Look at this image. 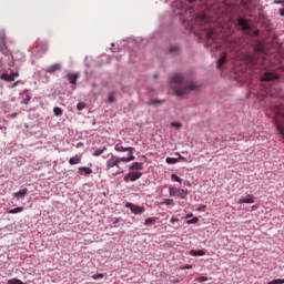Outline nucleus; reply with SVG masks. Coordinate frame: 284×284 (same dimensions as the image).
<instances>
[{
  "mask_svg": "<svg viewBox=\"0 0 284 284\" xmlns=\"http://www.w3.org/2000/svg\"><path fill=\"white\" fill-rule=\"evenodd\" d=\"M243 203H254V196L247 195L246 197L240 199L239 204L243 205Z\"/></svg>",
  "mask_w": 284,
  "mask_h": 284,
  "instance_id": "obj_19",
  "label": "nucleus"
},
{
  "mask_svg": "<svg viewBox=\"0 0 284 284\" xmlns=\"http://www.w3.org/2000/svg\"><path fill=\"white\" fill-rule=\"evenodd\" d=\"M19 212H23V206L11 209L8 211V214H19Z\"/></svg>",
  "mask_w": 284,
  "mask_h": 284,
  "instance_id": "obj_26",
  "label": "nucleus"
},
{
  "mask_svg": "<svg viewBox=\"0 0 284 284\" xmlns=\"http://www.w3.org/2000/svg\"><path fill=\"white\" fill-rule=\"evenodd\" d=\"M237 26L242 28L243 32H250V30H252V28L250 27V22H247L245 18H239Z\"/></svg>",
  "mask_w": 284,
  "mask_h": 284,
  "instance_id": "obj_10",
  "label": "nucleus"
},
{
  "mask_svg": "<svg viewBox=\"0 0 284 284\" xmlns=\"http://www.w3.org/2000/svg\"><path fill=\"white\" fill-rule=\"evenodd\" d=\"M108 102H109V103H114V93H110V94H109Z\"/></svg>",
  "mask_w": 284,
  "mask_h": 284,
  "instance_id": "obj_37",
  "label": "nucleus"
},
{
  "mask_svg": "<svg viewBox=\"0 0 284 284\" xmlns=\"http://www.w3.org/2000/svg\"><path fill=\"white\" fill-rule=\"evenodd\" d=\"M169 52H170V54H178V52H179V47H176V45L171 47V48L169 49Z\"/></svg>",
  "mask_w": 284,
  "mask_h": 284,
  "instance_id": "obj_30",
  "label": "nucleus"
},
{
  "mask_svg": "<svg viewBox=\"0 0 284 284\" xmlns=\"http://www.w3.org/2000/svg\"><path fill=\"white\" fill-rule=\"evenodd\" d=\"M194 215L192 214V213H189L187 215H186V219H192Z\"/></svg>",
  "mask_w": 284,
  "mask_h": 284,
  "instance_id": "obj_47",
  "label": "nucleus"
},
{
  "mask_svg": "<svg viewBox=\"0 0 284 284\" xmlns=\"http://www.w3.org/2000/svg\"><path fill=\"white\" fill-rule=\"evenodd\" d=\"M171 181H175L176 183H183V180L174 173L171 175Z\"/></svg>",
  "mask_w": 284,
  "mask_h": 284,
  "instance_id": "obj_28",
  "label": "nucleus"
},
{
  "mask_svg": "<svg viewBox=\"0 0 284 284\" xmlns=\"http://www.w3.org/2000/svg\"><path fill=\"white\" fill-rule=\"evenodd\" d=\"M0 50L2 54H8V50H6V34L1 36Z\"/></svg>",
  "mask_w": 284,
  "mask_h": 284,
  "instance_id": "obj_18",
  "label": "nucleus"
},
{
  "mask_svg": "<svg viewBox=\"0 0 284 284\" xmlns=\"http://www.w3.org/2000/svg\"><path fill=\"white\" fill-rule=\"evenodd\" d=\"M166 163L169 165H174V163H179V159H176V158H166Z\"/></svg>",
  "mask_w": 284,
  "mask_h": 284,
  "instance_id": "obj_27",
  "label": "nucleus"
},
{
  "mask_svg": "<svg viewBox=\"0 0 284 284\" xmlns=\"http://www.w3.org/2000/svg\"><path fill=\"white\" fill-rule=\"evenodd\" d=\"M78 173L81 176H90V174H92V169L88 168V166H80L78 169Z\"/></svg>",
  "mask_w": 284,
  "mask_h": 284,
  "instance_id": "obj_11",
  "label": "nucleus"
},
{
  "mask_svg": "<svg viewBox=\"0 0 284 284\" xmlns=\"http://www.w3.org/2000/svg\"><path fill=\"white\" fill-rule=\"evenodd\" d=\"M125 207L131 210L132 214H135V215H141L145 212V209L143 206H139L130 202L125 204Z\"/></svg>",
  "mask_w": 284,
  "mask_h": 284,
  "instance_id": "obj_9",
  "label": "nucleus"
},
{
  "mask_svg": "<svg viewBox=\"0 0 284 284\" xmlns=\"http://www.w3.org/2000/svg\"><path fill=\"white\" fill-rule=\"evenodd\" d=\"M262 81H278V75L272 72H266L262 78Z\"/></svg>",
  "mask_w": 284,
  "mask_h": 284,
  "instance_id": "obj_14",
  "label": "nucleus"
},
{
  "mask_svg": "<svg viewBox=\"0 0 284 284\" xmlns=\"http://www.w3.org/2000/svg\"><path fill=\"white\" fill-rule=\"evenodd\" d=\"M119 221H121V219H119V217H118V219H115V220H114V222H113V223H114V225H116V223H119Z\"/></svg>",
  "mask_w": 284,
  "mask_h": 284,
  "instance_id": "obj_48",
  "label": "nucleus"
},
{
  "mask_svg": "<svg viewBox=\"0 0 284 284\" xmlns=\"http://www.w3.org/2000/svg\"><path fill=\"white\" fill-rule=\"evenodd\" d=\"M181 270H192V264H186L184 266H181Z\"/></svg>",
  "mask_w": 284,
  "mask_h": 284,
  "instance_id": "obj_39",
  "label": "nucleus"
},
{
  "mask_svg": "<svg viewBox=\"0 0 284 284\" xmlns=\"http://www.w3.org/2000/svg\"><path fill=\"white\" fill-rule=\"evenodd\" d=\"M22 103L24 105H28V103H30V97L28 95L26 99L22 100Z\"/></svg>",
  "mask_w": 284,
  "mask_h": 284,
  "instance_id": "obj_38",
  "label": "nucleus"
},
{
  "mask_svg": "<svg viewBox=\"0 0 284 284\" xmlns=\"http://www.w3.org/2000/svg\"><path fill=\"white\" fill-rule=\"evenodd\" d=\"M210 21H211L210 17H207L205 13H200L195 18V23L201 26V30H205V26H207V23H210Z\"/></svg>",
  "mask_w": 284,
  "mask_h": 284,
  "instance_id": "obj_6",
  "label": "nucleus"
},
{
  "mask_svg": "<svg viewBox=\"0 0 284 284\" xmlns=\"http://www.w3.org/2000/svg\"><path fill=\"white\" fill-rule=\"evenodd\" d=\"M170 81L175 97H185V94H190V92L199 90L197 84L194 83L192 79L181 73H175L171 75Z\"/></svg>",
  "mask_w": 284,
  "mask_h": 284,
  "instance_id": "obj_1",
  "label": "nucleus"
},
{
  "mask_svg": "<svg viewBox=\"0 0 284 284\" xmlns=\"http://www.w3.org/2000/svg\"><path fill=\"white\" fill-rule=\"evenodd\" d=\"M141 176H143V173L141 172H130L124 176V182L130 183L131 181L132 183H134V181H139Z\"/></svg>",
  "mask_w": 284,
  "mask_h": 284,
  "instance_id": "obj_8",
  "label": "nucleus"
},
{
  "mask_svg": "<svg viewBox=\"0 0 284 284\" xmlns=\"http://www.w3.org/2000/svg\"><path fill=\"white\" fill-rule=\"evenodd\" d=\"M206 39H207L206 45H210V41H214V31L212 29H209L206 31Z\"/></svg>",
  "mask_w": 284,
  "mask_h": 284,
  "instance_id": "obj_20",
  "label": "nucleus"
},
{
  "mask_svg": "<svg viewBox=\"0 0 284 284\" xmlns=\"http://www.w3.org/2000/svg\"><path fill=\"white\" fill-rule=\"evenodd\" d=\"M190 2H192V1H196V0H189Z\"/></svg>",
  "mask_w": 284,
  "mask_h": 284,
  "instance_id": "obj_50",
  "label": "nucleus"
},
{
  "mask_svg": "<svg viewBox=\"0 0 284 284\" xmlns=\"http://www.w3.org/2000/svg\"><path fill=\"white\" fill-rule=\"evenodd\" d=\"M260 32H261L260 30H255L254 31V37H258Z\"/></svg>",
  "mask_w": 284,
  "mask_h": 284,
  "instance_id": "obj_46",
  "label": "nucleus"
},
{
  "mask_svg": "<svg viewBox=\"0 0 284 284\" xmlns=\"http://www.w3.org/2000/svg\"><path fill=\"white\" fill-rule=\"evenodd\" d=\"M54 116H63V109L55 106L53 108Z\"/></svg>",
  "mask_w": 284,
  "mask_h": 284,
  "instance_id": "obj_25",
  "label": "nucleus"
},
{
  "mask_svg": "<svg viewBox=\"0 0 284 284\" xmlns=\"http://www.w3.org/2000/svg\"><path fill=\"white\" fill-rule=\"evenodd\" d=\"M103 152H108V146H102L101 149H95L93 152V156H101Z\"/></svg>",
  "mask_w": 284,
  "mask_h": 284,
  "instance_id": "obj_23",
  "label": "nucleus"
},
{
  "mask_svg": "<svg viewBox=\"0 0 284 284\" xmlns=\"http://www.w3.org/2000/svg\"><path fill=\"white\" fill-rule=\"evenodd\" d=\"M169 194H170V196H179V199H186L187 190L170 186Z\"/></svg>",
  "mask_w": 284,
  "mask_h": 284,
  "instance_id": "obj_4",
  "label": "nucleus"
},
{
  "mask_svg": "<svg viewBox=\"0 0 284 284\" xmlns=\"http://www.w3.org/2000/svg\"><path fill=\"white\" fill-rule=\"evenodd\" d=\"M19 83H21V80L16 81V82L11 85V88H17V85H19Z\"/></svg>",
  "mask_w": 284,
  "mask_h": 284,
  "instance_id": "obj_42",
  "label": "nucleus"
},
{
  "mask_svg": "<svg viewBox=\"0 0 284 284\" xmlns=\"http://www.w3.org/2000/svg\"><path fill=\"white\" fill-rule=\"evenodd\" d=\"M267 284H284V280H282V278L273 280V281L268 282Z\"/></svg>",
  "mask_w": 284,
  "mask_h": 284,
  "instance_id": "obj_33",
  "label": "nucleus"
},
{
  "mask_svg": "<svg viewBox=\"0 0 284 284\" xmlns=\"http://www.w3.org/2000/svg\"><path fill=\"white\" fill-rule=\"evenodd\" d=\"M190 255L191 256H205V251H203V250H200V251L191 250Z\"/></svg>",
  "mask_w": 284,
  "mask_h": 284,
  "instance_id": "obj_24",
  "label": "nucleus"
},
{
  "mask_svg": "<svg viewBox=\"0 0 284 284\" xmlns=\"http://www.w3.org/2000/svg\"><path fill=\"white\" fill-rule=\"evenodd\" d=\"M83 159V155L81 154H75L73 158H70L69 164L70 165H79L81 163V160Z\"/></svg>",
  "mask_w": 284,
  "mask_h": 284,
  "instance_id": "obj_15",
  "label": "nucleus"
},
{
  "mask_svg": "<svg viewBox=\"0 0 284 284\" xmlns=\"http://www.w3.org/2000/svg\"><path fill=\"white\" fill-rule=\"evenodd\" d=\"M103 273H98V274H95V275H92V278L94 280V281H99V278H103Z\"/></svg>",
  "mask_w": 284,
  "mask_h": 284,
  "instance_id": "obj_35",
  "label": "nucleus"
},
{
  "mask_svg": "<svg viewBox=\"0 0 284 284\" xmlns=\"http://www.w3.org/2000/svg\"><path fill=\"white\" fill-rule=\"evenodd\" d=\"M7 284H26V283H23L21 280L12 278V280H9Z\"/></svg>",
  "mask_w": 284,
  "mask_h": 284,
  "instance_id": "obj_29",
  "label": "nucleus"
},
{
  "mask_svg": "<svg viewBox=\"0 0 284 284\" xmlns=\"http://www.w3.org/2000/svg\"><path fill=\"white\" fill-rule=\"evenodd\" d=\"M223 14V11H221L217 16V19H221V16Z\"/></svg>",
  "mask_w": 284,
  "mask_h": 284,
  "instance_id": "obj_49",
  "label": "nucleus"
},
{
  "mask_svg": "<svg viewBox=\"0 0 284 284\" xmlns=\"http://www.w3.org/2000/svg\"><path fill=\"white\" fill-rule=\"evenodd\" d=\"M79 73H68L67 79L71 85H77V80L79 79Z\"/></svg>",
  "mask_w": 284,
  "mask_h": 284,
  "instance_id": "obj_12",
  "label": "nucleus"
},
{
  "mask_svg": "<svg viewBox=\"0 0 284 284\" xmlns=\"http://www.w3.org/2000/svg\"><path fill=\"white\" fill-rule=\"evenodd\" d=\"M77 110H79L81 112V110H85V102H79L77 104Z\"/></svg>",
  "mask_w": 284,
  "mask_h": 284,
  "instance_id": "obj_32",
  "label": "nucleus"
},
{
  "mask_svg": "<svg viewBox=\"0 0 284 284\" xmlns=\"http://www.w3.org/2000/svg\"><path fill=\"white\" fill-rule=\"evenodd\" d=\"M1 81H6L7 83H12L14 79H19V71L12 73H2L0 74Z\"/></svg>",
  "mask_w": 284,
  "mask_h": 284,
  "instance_id": "obj_7",
  "label": "nucleus"
},
{
  "mask_svg": "<svg viewBox=\"0 0 284 284\" xmlns=\"http://www.w3.org/2000/svg\"><path fill=\"white\" fill-rule=\"evenodd\" d=\"M133 158L125 159V156L119 158L115 155H111L109 160H106L105 170L106 172H112V169L116 168L118 172H112V176H119V174H123V169L119 163H130Z\"/></svg>",
  "mask_w": 284,
  "mask_h": 284,
  "instance_id": "obj_3",
  "label": "nucleus"
},
{
  "mask_svg": "<svg viewBox=\"0 0 284 284\" xmlns=\"http://www.w3.org/2000/svg\"><path fill=\"white\" fill-rule=\"evenodd\" d=\"M159 217H148L144 222V225L150 227V225H155Z\"/></svg>",
  "mask_w": 284,
  "mask_h": 284,
  "instance_id": "obj_22",
  "label": "nucleus"
},
{
  "mask_svg": "<svg viewBox=\"0 0 284 284\" xmlns=\"http://www.w3.org/2000/svg\"><path fill=\"white\" fill-rule=\"evenodd\" d=\"M114 150L115 152H129L125 159H132L131 161H134V159H136L134 156V148L132 146L124 148V146H121V144H115Z\"/></svg>",
  "mask_w": 284,
  "mask_h": 284,
  "instance_id": "obj_5",
  "label": "nucleus"
},
{
  "mask_svg": "<svg viewBox=\"0 0 284 284\" xmlns=\"http://www.w3.org/2000/svg\"><path fill=\"white\" fill-rule=\"evenodd\" d=\"M274 3L284 6V0H275Z\"/></svg>",
  "mask_w": 284,
  "mask_h": 284,
  "instance_id": "obj_43",
  "label": "nucleus"
},
{
  "mask_svg": "<svg viewBox=\"0 0 284 284\" xmlns=\"http://www.w3.org/2000/svg\"><path fill=\"white\" fill-rule=\"evenodd\" d=\"M171 223H179V219L178 217H172Z\"/></svg>",
  "mask_w": 284,
  "mask_h": 284,
  "instance_id": "obj_44",
  "label": "nucleus"
},
{
  "mask_svg": "<svg viewBox=\"0 0 284 284\" xmlns=\"http://www.w3.org/2000/svg\"><path fill=\"white\" fill-rule=\"evenodd\" d=\"M28 194V189H22L16 193H13L14 199H26V195Z\"/></svg>",
  "mask_w": 284,
  "mask_h": 284,
  "instance_id": "obj_17",
  "label": "nucleus"
},
{
  "mask_svg": "<svg viewBox=\"0 0 284 284\" xmlns=\"http://www.w3.org/2000/svg\"><path fill=\"white\" fill-rule=\"evenodd\" d=\"M281 17H284V8L280 9Z\"/></svg>",
  "mask_w": 284,
  "mask_h": 284,
  "instance_id": "obj_45",
  "label": "nucleus"
},
{
  "mask_svg": "<svg viewBox=\"0 0 284 284\" xmlns=\"http://www.w3.org/2000/svg\"><path fill=\"white\" fill-rule=\"evenodd\" d=\"M156 103H163V101L153 100V101L150 102V105H155Z\"/></svg>",
  "mask_w": 284,
  "mask_h": 284,
  "instance_id": "obj_41",
  "label": "nucleus"
},
{
  "mask_svg": "<svg viewBox=\"0 0 284 284\" xmlns=\"http://www.w3.org/2000/svg\"><path fill=\"white\" fill-rule=\"evenodd\" d=\"M265 51V47L263 43L257 42L253 47V51L243 55V61L245 63H252L253 65H258V63H263V52Z\"/></svg>",
  "mask_w": 284,
  "mask_h": 284,
  "instance_id": "obj_2",
  "label": "nucleus"
},
{
  "mask_svg": "<svg viewBox=\"0 0 284 284\" xmlns=\"http://www.w3.org/2000/svg\"><path fill=\"white\" fill-rule=\"evenodd\" d=\"M129 170H131V171H133V170H143V163L134 162L133 164H131L129 166Z\"/></svg>",
  "mask_w": 284,
  "mask_h": 284,
  "instance_id": "obj_21",
  "label": "nucleus"
},
{
  "mask_svg": "<svg viewBox=\"0 0 284 284\" xmlns=\"http://www.w3.org/2000/svg\"><path fill=\"white\" fill-rule=\"evenodd\" d=\"M195 281H196L197 283H205V281H207V277H205V276H200V277H196Z\"/></svg>",
  "mask_w": 284,
  "mask_h": 284,
  "instance_id": "obj_36",
  "label": "nucleus"
},
{
  "mask_svg": "<svg viewBox=\"0 0 284 284\" xmlns=\"http://www.w3.org/2000/svg\"><path fill=\"white\" fill-rule=\"evenodd\" d=\"M59 70H61V64H60V63H55V64L50 65V67L45 70V72H48L49 74H53V72H57V71H59Z\"/></svg>",
  "mask_w": 284,
  "mask_h": 284,
  "instance_id": "obj_16",
  "label": "nucleus"
},
{
  "mask_svg": "<svg viewBox=\"0 0 284 284\" xmlns=\"http://www.w3.org/2000/svg\"><path fill=\"white\" fill-rule=\"evenodd\" d=\"M161 205H174V200L166 199L164 202H161Z\"/></svg>",
  "mask_w": 284,
  "mask_h": 284,
  "instance_id": "obj_31",
  "label": "nucleus"
},
{
  "mask_svg": "<svg viewBox=\"0 0 284 284\" xmlns=\"http://www.w3.org/2000/svg\"><path fill=\"white\" fill-rule=\"evenodd\" d=\"M171 125L172 128H181V123L179 122H172Z\"/></svg>",
  "mask_w": 284,
  "mask_h": 284,
  "instance_id": "obj_40",
  "label": "nucleus"
},
{
  "mask_svg": "<svg viewBox=\"0 0 284 284\" xmlns=\"http://www.w3.org/2000/svg\"><path fill=\"white\" fill-rule=\"evenodd\" d=\"M225 63H227V54L222 53L217 60V69L221 70V68H223V65H225Z\"/></svg>",
  "mask_w": 284,
  "mask_h": 284,
  "instance_id": "obj_13",
  "label": "nucleus"
},
{
  "mask_svg": "<svg viewBox=\"0 0 284 284\" xmlns=\"http://www.w3.org/2000/svg\"><path fill=\"white\" fill-rule=\"evenodd\" d=\"M186 223H187V225L199 223V217H193L192 220H187Z\"/></svg>",
  "mask_w": 284,
  "mask_h": 284,
  "instance_id": "obj_34",
  "label": "nucleus"
}]
</instances>
